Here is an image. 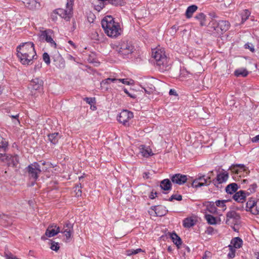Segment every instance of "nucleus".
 I'll use <instances>...</instances> for the list:
<instances>
[{
	"label": "nucleus",
	"mask_w": 259,
	"mask_h": 259,
	"mask_svg": "<svg viewBox=\"0 0 259 259\" xmlns=\"http://www.w3.org/2000/svg\"><path fill=\"white\" fill-rule=\"evenodd\" d=\"M17 56L20 62L24 65H30L33 60L37 59L34 45L31 42L20 44L17 47Z\"/></svg>",
	"instance_id": "f257e3e1"
},
{
	"label": "nucleus",
	"mask_w": 259,
	"mask_h": 259,
	"mask_svg": "<svg viewBox=\"0 0 259 259\" xmlns=\"http://www.w3.org/2000/svg\"><path fill=\"white\" fill-rule=\"evenodd\" d=\"M101 24L105 33L110 37L116 38L121 33L119 23L115 22L111 16H105L102 20Z\"/></svg>",
	"instance_id": "f03ea898"
},
{
	"label": "nucleus",
	"mask_w": 259,
	"mask_h": 259,
	"mask_svg": "<svg viewBox=\"0 0 259 259\" xmlns=\"http://www.w3.org/2000/svg\"><path fill=\"white\" fill-rule=\"evenodd\" d=\"M152 57L155 61L156 67L161 72L169 70L171 62L165 54L163 49H156L153 50Z\"/></svg>",
	"instance_id": "7ed1b4c3"
},
{
	"label": "nucleus",
	"mask_w": 259,
	"mask_h": 259,
	"mask_svg": "<svg viewBox=\"0 0 259 259\" xmlns=\"http://www.w3.org/2000/svg\"><path fill=\"white\" fill-rule=\"evenodd\" d=\"M115 50L119 55L123 58H127L134 50V46L132 42L126 39L121 40L116 46Z\"/></svg>",
	"instance_id": "20e7f679"
},
{
	"label": "nucleus",
	"mask_w": 259,
	"mask_h": 259,
	"mask_svg": "<svg viewBox=\"0 0 259 259\" xmlns=\"http://www.w3.org/2000/svg\"><path fill=\"white\" fill-rule=\"evenodd\" d=\"M230 26L229 21L226 20L217 21L212 20L209 23V27L218 33H223L227 31Z\"/></svg>",
	"instance_id": "39448f33"
},
{
	"label": "nucleus",
	"mask_w": 259,
	"mask_h": 259,
	"mask_svg": "<svg viewBox=\"0 0 259 259\" xmlns=\"http://www.w3.org/2000/svg\"><path fill=\"white\" fill-rule=\"evenodd\" d=\"M26 170L28 172L29 177L35 181L41 172L40 166L37 162H35L26 167Z\"/></svg>",
	"instance_id": "423d86ee"
},
{
	"label": "nucleus",
	"mask_w": 259,
	"mask_h": 259,
	"mask_svg": "<svg viewBox=\"0 0 259 259\" xmlns=\"http://www.w3.org/2000/svg\"><path fill=\"white\" fill-rule=\"evenodd\" d=\"M245 210L251 212L254 215L258 214L259 199L256 200L254 198H250L246 203Z\"/></svg>",
	"instance_id": "0eeeda50"
},
{
	"label": "nucleus",
	"mask_w": 259,
	"mask_h": 259,
	"mask_svg": "<svg viewBox=\"0 0 259 259\" xmlns=\"http://www.w3.org/2000/svg\"><path fill=\"white\" fill-rule=\"evenodd\" d=\"M53 30L51 29H46L40 31L39 33V37L40 40H45L49 43L51 47L56 48V44L52 38Z\"/></svg>",
	"instance_id": "6e6552de"
},
{
	"label": "nucleus",
	"mask_w": 259,
	"mask_h": 259,
	"mask_svg": "<svg viewBox=\"0 0 259 259\" xmlns=\"http://www.w3.org/2000/svg\"><path fill=\"white\" fill-rule=\"evenodd\" d=\"M134 117L133 113L127 110H123L117 116V120L123 125H130L129 121Z\"/></svg>",
	"instance_id": "1a4fd4ad"
},
{
	"label": "nucleus",
	"mask_w": 259,
	"mask_h": 259,
	"mask_svg": "<svg viewBox=\"0 0 259 259\" xmlns=\"http://www.w3.org/2000/svg\"><path fill=\"white\" fill-rule=\"evenodd\" d=\"M210 177L205 178L204 175H198V177L193 181L192 186L197 188L204 186L209 185L211 181L210 180Z\"/></svg>",
	"instance_id": "9d476101"
},
{
	"label": "nucleus",
	"mask_w": 259,
	"mask_h": 259,
	"mask_svg": "<svg viewBox=\"0 0 259 259\" xmlns=\"http://www.w3.org/2000/svg\"><path fill=\"white\" fill-rule=\"evenodd\" d=\"M240 219V216L239 213L234 210L229 211L226 214V224L232 226L237 224Z\"/></svg>",
	"instance_id": "9b49d317"
},
{
	"label": "nucleus",
	"mask_w": 259,
	"mask_h": 259,
	"mask_svg": "<svg viewBox=\"0 0 259 259\" xmlns=\"http://www.w3.org/2000/svg\"><path fill=\"white\" fill-rule=\"evenodd\" d=\"M1 161L7 163L8 166L15 167L19 162V156L17 155H12L10 154L6 155Z\"/></svg>",
	"instance_id": "f8f14e48"
},
{
	"label": "nucleus",
	"mask_w": 259,
	"mask_h": 259,
	"mask_svg": "<svg viewBox=\"0 0 259 259\" xmlns=\"http://www.w3.org/2000/svg\"><path fill=\"white\" fill-rule=\"evenodd\" d=\"M56 14L66 21H69L72 17V12L70 8H67V9H57L54 11L52 16L54 17V15Z\"/></svg>",
	"instance_id": "ddd939ff"
},
{
	"label": "nucleus",
	"mask_w": 259,
	"mask_h": 259,
	"mask_svg": "<svg viewBox=\"0 0 259 259\" xmlns=\"http://www.w3.org/2000/svg\"><path fill=\"white\" fill-rule=\"evenodd\" d=\"M60 232V228L59 227L54 224L49 225L46 231L45 236H42L41 239L43 240H45L47 239L46 236L48 237H52L57 235Z\"/></svg>",
	"instance_id": "4468645a"
},
{
	"label": "nucleus",
	"mask_w": 259,
	"mask_h": 259,
	"mask_svg": "<svg viewBox=\"0 0 259 259\" xmlns=\"http://www.w3.org/2000/svg\"><path fill=\"white\" fill-rule=\"evenodd\" d=\"M60 232L64 234L67 240L69 239L73 232V224L69 221L66 222L62 230H60Z\"/></svg>",
	"instance_id": "2eb2a0df"
},
{
	"label": "nucleus",
	"mask_w": 259,
	"mask_h": 259,
	"mask_svg": "<svg viewBox=\"0 0 259 259\" xmlns=\"http://www.w3.org/2000/svg\"><path fill=\"white\" fill-rule=\"evenodd\" d=\"M169 178L173 183L179 185H183L187 181V176L181 174L170 175Z\"/></svg>",
	"instance_id": "dca6fc26"
},
{
	"label": "nucleus",
	"mask_w": 259,
	"mask_h": 259,
	"mask_svg": "<svg viewBox=\"0 0 259 259\" xmlns=\"http://www.w3.org/2000/svg\"><path fill=\"white\" fill-rule=\"evenodd\" d=\"M228 178V173L227 171H224L218 174L216 178L213 179L212 182L217 187L220 188L219 185L226 182Z\"/></svg>",
	"instance_id": "f3484780"
},
{
	"label": "nucleus",
	"mask_w": 259,
	"mask_h": 259,
	"mask_svg": "<svg viewBox=\"0 0 259 259\" xmlns=\"http://www.w3.org/2000/svg\"><path fill=\"white\" fill-rule=\"evenodd\" d=\"M9 143L7 140L1 138L0 141V160L5 156L7 151L8 150Z\"/></svg>",
	"instance_id": "a211bd4d"
},
{
	"label": "nucleus",
	"mask_w": 259,
	"mask_h": 259,
	"mask_svg": "<svg viewBox=\"0 0 259 259\" xmlns=\"http://www.w3.org/2000/svg\"><path fill=\"white\" fill-rule=\"evenodd\" d=\"M230 170L237 174H239L241 171H245L249 172L250 170L245 165L243 164H236L232 165L230 167Z\"/></svg>",
	"instance_id": "6ab92c4d"
},
{
	"label": "nucleus",
	"mask_w": 259,
	"mask_h": 259,
	"mask_svg": "<svg viewBox=\"0 0 259 259\" xmlns=\"http://www.w3.org/2000/svg\"><path fill=\"white\" fill-rule=\"evenodd\" d=\"M151 209L155 212L157 217L165 215L168 212L166 208L162 205H154L151 207Z\"/></svg>",
	"instance_id": "aec40b11"
},
{
	"label": "nucleus",
	"mask_w": 259,
	"mask_h": 259,
	"mask_svg": "<svg viewBox=\"0 0 259 259\" xmlns=\"http://www.w3.org/2000/svg\"><path fill=\"white\" fill-rule=\"evenodd\" d=\"M247 196L245 191L240 190L233 195V198L237 202L243 203L246 200V197Z\"/></svg>",
	"instance_id": "412c9836"
},
{
	"label": "nucleus",
	"mask_w": 259,
	"mask_h": 259,
	"mask_svg": "<svg viewBox=\"0 0 259 259\" xmlns=\"http://www.w3.org/2000/svg\"><path fill=\"white\" fill-rule=\"evenodd\" d=\"M139 150L140 153L144 157L147 158L153 155L152 150L149 147L146 146L144 145H141L139 146Z\"/></svg>",
	"instance_id": "4be33fe9"
},
{
	"label": "nucleus",
	"mask_w": 259,
	"mask_h": 259,
	"mask_svg": "<svg viewBox=\"0 0 259 259\" xmlns=\"http://www.w3.org/2000/svg\"><path fill=\"white\" fill-rule=\"evenodd\" d=\"M24 5L30 10H35L39 7V4L35 0H21Z\"/></svg>",
	"instance_id": "5701e85b"
},
{
	"label": "nucleus",
	"mask_w": 259,
	"mask_h": 259,
	"mask_svg": "<svg viewBox=\"0 0 259 259\" xmlns=\"http://www.w3.org/2000/svg\"><path fill=\"white\" fill-rule=\"evenodd\" d=\"M238 189L239 187L237 184L235 183H232L227 185L225 188V191L228 194H233L234 193L237 192L236 191Z\"/></svg>",
	"instance_id": "b1692460"
},
{
	"label": "nucleus",
	"mask_w": 259,
	"mask_h": 259,
	"mask_svg": "<svg viewBox=\"0 0 259 259\" xmlns=\"http://www.w3.org/2000/svg\"><path fill=\"white\" fill-rule=\"evenodd\" d=\"M160 186L164 191L170 190L172 186L171 182L168 179H164L160 182Z\"/></svg>",
	"instance_id": "393cba45"
},
{
	"label": "nucleus",
	"mask_w": 259,
	"mask_h": 259,
	"mask_svg": "<svg viewBox=\"0 0 259 259\" xmlns=\"http://www.w3.org/2000/svg\"><path fill=\"white\" fill-rule=\"evenodd\" d=\"M43 84V81L41 79L38 78L33 79L31 81L30 85L33 90H37L39 89Z\"/></svg>",
	"instance_id": "a878e982"
},
{
	"label": "nucleus",
	"mask_w": 259,
	"mask_h": 259,
	"mask_svg": "<svg viewBox=\"0 0 259 259\" xmlns=\"http://www.w3.org/2000/svg\"><path fill=\"white\" fill-rule=\"evenodd\" d=\"M48 140L53 145H56L58 143L60 136L58 133L50 134L48 135Z\"/></svg>",
	"instance_id": "bb28decb"
},
{
	"label": "nucleus",
	"mask_w": 259,
	"mask_h": 259,
	"mask_svg": "<svg viewBox=\"0 0 259 259\" xmlns=\"http://www.w3.org/2000/svg\"><path fill=\"white\" fill-rule=\"evenodd\" d=\"M170 237L174 244L178 247L182 244V241L181 238L175 232L170 234Z\"/></svg>",
	"instance_id": "cd10ccee"
},
{
	"label": "nucleus",
	"mask_w": 259,
	"mask_h": 259,
	"mask_svg": "<svg viewBox=\"0 0 259 259\" xmlns=\"http://www.w3.org/2000/svg\"><path fill=\"white\" fill-rule=\"evenodd\" d=\"M248 74V71L246 69L241 68L235 70L234 75L236 77H246Z\"/></svg>",
	"instance_id": "c85d7f7f"
},
{
	"label": "nucleus",
	"mask_w": 259,
	"mask_h": 259,
	"mask_svg": "<svg viewBox=\"0 0 259 259\" xmlns=\"http://www.w3.org/2000/svg\"><path fill=\"white\" fill-rule=\"evenodd\" d=\"M242 240L240 238L237 237L234 238L231 240V243L232 244V245L233 248L235 249L240 248L242 246Z\"/></svg>",
	"instance_id": "c756f323"
},
{
	"label": "nucleus",
	"mask_w": 259,
	"mask_h": 259,
	"mask_svg": "<svg viewBox=\"0 0 259 259\" xmlns=\"http://www.w3.org/2000/svg\"><path fill=\"white\" fill-rule=\"evenodd\" d=\"M198 7L196 5H191L188 7L186 11V16L187 18H190L192 17L193 14L197 10Z\"/></svg>",
	"instance_id": "7c9ffc66"
},
{
	"label": "nucleus",
	"mask_w": 259,
	"mask_h": 259,
	"mask_svg": "<svg viewBox=\"0 0 259 259\" xmlns=\"http://www.w3.org/2000/svg\"><path fill=\"white\" fill-rule=\"evenodd\" d=\"M56 62V67L59 68H64L65 66V61L62 58V57L58 55L56 57V60H54Z\"/></svg>",
	"instance_id": "2f4dec72"
},
{
	"label": "nucleus",
	"mask_w": 259,
	"mask_h": 259,
	"mask_svg": "<svg viewBox=\"0 0 259 259\" xmlns=\"http://www.w3.org/2000/svg\"><path fill=\"white\" fill-rule=\"evenodd\" d=\"M195 225L194 221L191 218H187L183 220V226L185 228H189Z\"/></svg>",
	"instance_id": "473e14b6"
},
{
	"label": "nucleus",
	"mask_w": 259,
	"mask_h": 259,
	"mask_svg": "<svg viewBox=\"0 0 259 259\" xmlns=\"http://www.w3.org/2000/svg\"><path fill=\"white\" fill-rule=\"evenodd\" d=\"M228 201V200H218L215 202V204L217 206L222 208L223 211H225L227 208L225 203Z\"/></svg>",
	"instance_id": "72a5a7b5"
},
{
	"label": "nucleus",
	"mask_w": 259,
	"mask_h": 259,
	"mask_svg": "<svg viewBox=\"0 0 259 259\" xmlns=\"http://www.w3.org/2000/svg\"><path fill=\"white\" fill-rule=\"evenodd\" d=\"M205 17L206 16L204 13H199L195 16V18L200 21L201 26H204L205 25Z\"/></svg>",
	"instance_id": "f704fd0d"
},
{
	"label": "nucleus",
	"mask_w": 259,
	"mask_h": 259,
	"mask_svg": "<svg viewBox=\"0 0 259 259\" xmlns=\"http://www.w3.org/2000/svg\"><path fill=\"white\" fill-rule=\"evenodd\" d=\"M205 219L207 221L208 224L210 225H215L217 224L216 218L211 214H205Z\"/></svg>",
	"instance_id": "c9c22d12"
},
{
	"label": "nucleus",
	"mask_w": 259,
	"mask_h": 259,
	"mask_svg": "<svg viewBox=\"0 0 259 259\" xmlns=\"http://www.w3.org/2000/svg\"><path fill=\"white\" fill-rule=\"evenodd\" d=\"M257 187V184L255 183L250 185L249 188L245 191L247 196H249L251 194L254 193L256 191Z\"/></svg>",
	"instance_id": "e433bc0d"
},
{
	"label": "nucleus",
	"mask_w": 259,
	"mask_h": 259,
	"mask_svg": "<svg viewBox=\"0 0 259 259\" xmlns=\"http://www.w3.org/2000/svg\"><path fill=\"white\" fill-rule=\"evenodd\" d=\"M229 248V252L228 254V257L229 258H233L235 256L236 249L233 248L232 245L228 246Z\"/></svg>",
	"instance_id": "4c0bfd02"
},
{
	"label": "nucleus",
	"mask_w": 259,
	"mask_h": 259,
	"mask_svg": "<svg viewBox=\"0 0 259 259\" xmlns=\"http://www.w3.org/2000/svg\"><path fill=\"white\" fill-rule=\"evenodd\" d=\"M207 209L211 213H214L217 211V207L213 202H210L209 204L207 206Z\"/></svg>",
	"instance_id": "58836bf2"
},
{
	"label": "nucleus",
	"mask_w": 259,
	"mask_h": 259,
	"mask_svg": "<svg viewBox=\"0 0 259 259\" xmlns=\"http://www.w3.org/2000/svg\"><path fill=\"white\" fill-rule=\"evenodd\" d=\"M4 256L6 259H20L14 255L11 252L8 250L5 251L4 252Z\"/></svg>",
	"instance_id": "ea45409f"
},
{
	"label": "nucleus",
	"mask_w": 259,
	"mask_h": 259,
	"mask_svg": "<svg viewBox=\"0 0 259 259\" xmlns=\"http://www.w3.org/2000/svg\"><path fill=\"white\" fill-rule=\"evenodd\" d=\"M117 79L115 78H108L102 81L101 84V85H105L106 84L110 83L111 82H116Z\"/></svg>",
	"instance_id": "a19ab883"
},
{
	"label": "nucleus",
	"mask_w": 259,
	"mask_h": 259,
	"mask_svg": "<svg viewBox=\"0 0 259 259\" xmlns=\"http://www.w3.org/2000/svg\"><path fill=\"white\" fill-rule=\"evenodd\" d=\"M174 200L181 201L182 200V196L180 194H173L168 199L169 201H172Z\"/></svg>",
	"instance_id": "79ce46f5"
},
{
	"label": "nucleus",
	"mask_w": 259,
	"mask_h": 259,
	"mask_svg": "<svg viewBox=\"0 0 259 259\" xmlns=\"http://www.w3.org/2000/svg\"><path fill=\"white\" fill-rule=\"evenodd\" d=\"M42 59L44 62L47 64L49 65L50 64V58L49 55L45 52L42 55Z\"/></svg>",
	"instance_id": "37998d69"
},
{
	"label": "nucleus",
	"mask_w": 259,
	"mask_h": 259,
	"mask_svg": "<svg viewBox=\"0 0 259 259\" xmlns=\"http://www.w3.org/2000/svg\"><path fill=\"white\" fill-rule=\"evenodd\" d=\"M250 13L247 10H245L244 11V14L242 16V22L243 23L249 17Z\"/></svg>",
	"instance_id": "c03bdc74"
},
{
	"label": "nucleus",
	"mask_w": 259,
	"mask_h": 259,
	"mask_svg": "<svg viewBox=\"0 0 259 259\" xmlns=\"http://www.w3.org/2000/svg\"><path fill=\"white\" fill-rule=\"evenodd\" d=\"M50 248L52 250L57 251L59 249V246L58 243L52 241Z\"/></svg>",
	"instance_id": "a18cd8bd"
},
{
	"label": "nucleus",
	"mask_w": 259,
	"mask_h": 259,
	"mask_svg": "<svg viewBox=\"0 0 259 259\" xmlns=\"http://www.w3.org/2000/svg\"><path fill=\"white\" fill-rule=\"evenodd\" d=\"M83 100L86 102L87 103L92 106V104L95 102V98L85 97L83 99Z\"/></svg>",
	"instance_id": "49530a36"
},
{
	"label": "nucleus",
	"mask_w": 259,
	"mask_h": 259,
	"mask_svg": "<svg viewBox=\"0 0 259 259\" xmlns=\"http://www.w3.org/2000/svg\"><path fill=\"white\" fill-rule=\"evenodd\" d=\"M81 188V184L80 183L79 185H77L75 188V191L76 192V195L77 196H81V191L80 188Z\"/></svg>",
	"instance_id": "de8ad7c7"
},
{
	"label": "nucleus",
	"mask_w": 259,
	"mask_h": 259,
	"mask_svg": "<svg viewBox=\"0 0 259 259\" xmlns=\"http://www.w3.org/2000/svg\"><path fill=\"white\" fill-rule=\"evenodd\" d=\"M143 251V250L141 248H138L136 249H133V250H128V255H132V254H136L140 252Z\"/></svg>",
	"instance_id": "09e8293b"
},
{
	"label": "nucleus",
	"mask_w": 259,
	"mask_h": 259,
	"mask_svg": "<svg viewBox=\"0 0 259 259\" xmlns=\"http://www.w3.org/2000/svg\"><path fill=\"white\" fill-rule=\"evenodd\" d=\"M245 49H249L251 52H254V46L251 43H247L244 45Z\"/></svg>",
	"instance_id": "8fccbe9b"
},
{
	"label": "nucleus",
	"mask_w": 259,
	"mask_h": 259,
	"mask_svg": "<svg viewBox=\"0 0 259 259\" xmlns=\"http://www.w3.org/2000/svg\"><path fill=\"white\" fill-rule=\"evenodd\" d=\"M214 230L212 227H208L207 228L205 233L208 235H212L214 234Z\"/></svg>",
	"instance_id": "3c124183"
},
{
	"label": "nucleus",
	"mask_w": 259,
	"mask_h": 259,
	"mask_svg": "<svg viewBox=\"0 0 259 259\" xmlns=\"http://www.w3.org/2000/svg\"><path fill=\"white\" fill-rule=\"evenodd\" d=\"M116 82H122V83L126 85H130L132 84L130 81H127L126 79H117Z\"/></svg>",
	"instance_id": "603ef678"
},
{
	"label": "nucleus",
	"mask_w": 259,
	"mask_h": 259,
	"mask_svg": "<svg viewBox=\"0 0 259 259\" xmlns=\"http://www.w3.org/2000/svg\"><path fill=\"white\" fill-rule=\"evenodd\" d=\"M123 91L128 97L133 99L136 98V96L135 95H132L130 94L126 89L124 88Z\"/></svg>",
	"instance_id": "864d4df0"
},
{
	"label": "nucleus",
	"mask_w": 259,
	"mask_h": 259,
	"mask_svg": "<svg viewBox=\"0 0 259 259\" xmlns=\"http://www.w3.org/2000/svg\"><path fill=\"white\" fill-rule=\"evenodd\" d=\"M251 141L253 143H257L259 142V134L254 137L252 138Z\"/></svg>",
	"instance_id": "5fc2aeb1"
},
{
	"label": "nucleus",
	"mask_w": 259,
	"mask_h": 259,
	"mask_svg": "<svg viewBox=\"0 0 259 259\" xmlns=\"http://www.w3.org/2000/svg\"><path fill=\"white\" fill-rule=\"evenodd\" d=\"M157 194V192L153 193V192H152L150 195H149V198L151 199H153L155 198V196H156Z\"/></svg>",
	"instance_id": "6e6d98bb"
},
{
	"label": "nucleus",
	"mask_w": 259,
	"mask_h": 259,
	"mask_svg": "<svg viewBox=\"0 0 259 259\" xmlns=\"http://www.w3.org/2000/svg\"><path fill=\"white\" fill-rule=\"evenodd\" d=\"M169 94L170 95H174V96H177V94L176 93V91L174 89H170Z\"/></svg>",
	"instance_id": "4d7b16f0"
},
{
	"label": "nucleus",
	"mask_w": 259,
	"mask_h": 259,
	"mask_svg": "<svg viewBox=\"0 0 259 259\" xmlns=\"http://www.w3.org/2000/svg\"><path fill=\"white\" fill-rule=\"evenodd\" d=\"M10 116L13 118H14V119H16L17 120L18 122H19V119H18V118H19V114H17L15 115H10Z\"/></svg>",
	"instance_id": "13d9d810"
},
{
	"label": "nucleus",
	"mask_w": 259,
	"mask_h": 259,
	"mask_svg": "<svg viewBox=\"0 0 259 259\" xmlns=\"http://www.w3.org/2000/svg\"><path fill=\"white\" fill-rule=\"evenodd\" d=\"M149 172H145L144 173L143 177L144 178L149 179Z\"/></svg>",
	"instance_id": "bf43d9fd"
},
{
	"label": "nucleus",
	"mask_w": 259,
	"mask_h": 259,
	"mask_svg": "<svg viewBox=\"0 0 259 259\" xmlns=\"http://www.w3.org/2000/svg\"><path fill=\"white\" fill-rule=\"evenodd\" d=\"M68 43L72 46L74 48H76V46L75 44L72 40H69Z\"/></svg>",
	"instance_id": "052dcab7"
},
{
	"label": "nucleus",
	"mask_w": 259,
	"mask_h": 259,
	"mask_svg": "<svg viewBox=\"0 0 259 259\" xmlns=\"http://www.w3.org/2000/svg\"><path fill=\"white\" fill-rule=\"evenodd\" d=\"M68 59L71 60L75 61V58L71 55H69Z\"/></svg>",
	"instance_id": "680f3d73"
},
{
	"label": "nucleus",
	"mask_w": 259,
	"mask_h": 259,
	"mask_svg": "<svg viewBox=\"0 0 259 259\" xmlns=\"http://www.w3.org/2000/svg\"><path fill=\"white\" fill-rule=\"evenodd\" d=\"M235 225H233L232 226H231L232 228V229L235 231V232H237L238 231V229L236 228L235 226Z\"/></svg>",
	"instance_id": "e2e57ef3"
},
{
	"label": "nucleus",
	"mask_w": 259,
	"mask_h": 259,
	"mask_svg": "<svg viewBox=\"0 0 259 259\" xmlns=\"http://www.w3.org/2000/svg\"><path fill=\"white\" fill-rule=\"evenodd\" d=\"M255 255L256 256V258L259 259V253L258 252L255 253Z\"/></svg>",
	"instance_id": "0e129e2a"
},
{
	"label": "nucleus",
	"mask_w": 259,
	"mask_h": 259,
	"mask_svg": "<svg viewBox=\"0 0 259 259\" xmlns=\"http://www.w3.org/2000/svg\"><path fill=\"white\" fill-rule=\"evenodd\" d=\"M243 208H244V207L242 206L241 208H238L237 209L242 210H243Z\"/></svg>",
	"instance_id": "69168bd1"
},
{
	"label": "nucleus",
	"mask_w": 259,
	"mask_h": 259,
	"mask_svg": "<svg viewBox=\"0 0 259 259\" xmlns=\"http://www.w3.org/2000/svg\"><path fill=\"white\" fill-rule=\"evenodd\" d=\"M151 259H159L158 257H153Z\"/></svg>",
	"instance_id": "338daca9"
},
{
	"label": "nucleus",
	"mask_w": 259,
	"mask_h": 259,
	"mask_svg": "<svg viewBox=\"0 0 259 259\" xmlns=\"http://www.w3.org/2000/svg\"><path fill=\"white\" fill-rule=\"evenodd\" d=\"M95 108H96L95 106H94V107H93V110H94Z\"/></svg>",
	"instance_id": "774afa93"
}]
</instances>
